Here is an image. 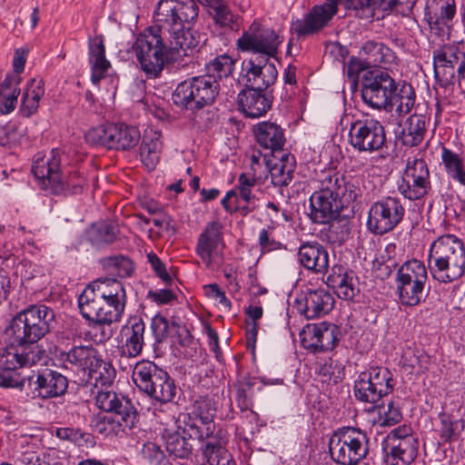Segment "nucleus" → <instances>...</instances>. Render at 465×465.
I'll return each mask as SVG.
<instances>
[{
    "instance_id": "72a5a7b5",
    "label": "nucleus",
    "mask_w": 465,
    "mask_h": 465,
    "mask_svg": "<svg viewBox=\"0 0 465 465\" xmlns=\"http://www.w3.org/2000/svg\"><path fill=\"white\" fill-rule=\"evenodd\" d=\"M360 54L368 66L387 68L395 64L397 56L392 49L382 42L368 40L361 47Z\"/></svg>"
},
{
    "instance_id": "13d9d810",
    "label": "nucleus",
    "mask_w": 465,
    "mask_h": 465,
    "mask_svg": "<svg viewBox=\"0 0 465 465\" xmlns=\"http://www.w3.org/2000/svg\"><path fill=\"white\" fill-rule=\"evenodd\" d=\"M401 419V411L394 402L390 401L387 406H379V420L381 426H393Z\"/></svg>"
},
{
    "instance_id": "aec40b11",
    "label": "nucleus",
    "mask_w": 465,
    "mask_h": 465,
    "mask_svg": "<svg viewBox=\"0 0 465 465\" xmlns=\"http://www.w3.org/2000/svg\"><path fill=\"white\" fill-rule=\"evenodd\" d=\"M258 177L251 176L246 173L239 175L237 185L228 191L222 200V205L229 213H239L242 216L256 210V196L253 188L257 184Z\"/></svg>"
},
{
    "instance_id": "9b49d317",
    "label": "nucleus",
    "mask_w": 465,
    "mask_h": 465,
    "mask_svg": "<svg viewBox=\"0 0 465 465\" xmlns=\"http://www.w3.org/2000/svg\"><path fill=\"white\" fill-rule=\"evenodd\" d=\"M427 282L428 272L423 262L417 259L405 261L395 276L396 291L401 304L418 305L422 300Z\"/></svg>"
},
{
    "instance_id": "7c9ffc66",
    "label": "nucleus",
    "mask_w": 465,
    "mask_h": 465,
    "mask_svg": "<svg viewBox=\"0 0 465 465\" xmlns=\"http://www.w3.org/2000/svg\"><path fill=\"white\" fill-rule=\"evenodd\" d=\"M97 351L91 346H74L67 352H62L61 366L78 374L85 375L97 363Z\"/></svg>"
},
{
    "instance_id": "a19ab883",
    "label": "nucleus",
    "mask_w": 465,
    "mask_h": 465,
    "mask_svg": "<svg viewBox=\"0 0 465 465\" xmlns=\"http://www.w3.org/2000/svg\"><path fill=\"white\" fill-rule=\"evenodd\" d=\"M102 302L103 300L92 282L78 297L80 313L85 320L98 325Z\"/></svg>"
},
{
    "instance_id": "e2e57ef3",
    "label": "nucleus",
    "mask_w": 465,
    "mask_h": 465,
    "mask_svg": "<svg viewBox=\"0 0 465 465\" xmlns=\"http://www.w3.org/2000/svg\"><path fill=\"white\" fill-rule=\"evenodd\" d=\"M147 261L155 275L161 279L164 284H172L173 279L166 269L165 263L162 262L154 252H149L147 254Z\"/></svg>"
},
{
    "instance_id": "79ce46f5",
    "label": "nucleus",
    "mask_w": 465,
    "mask_h": 465,
    "mask_svg": "<svg viewBox=\"0 0 465 465\" xmlns=\"http://www.w3.org/2000/svg\"><path fill=\"white\" fill-rule=\"evenodd\" d=\"M96 292H99L103 302L115 304L116 307L126 305V292L124 284L115 279L104 278L94 281Z\"/></svg>"
},
{
    "instance_id": "c03bdc74",
    "label": "nucleus",
    "mask_w": 465,
    "mask_h": 465,
    "mask_svg": "<svg viewBox=\"0 0 465 465\" xmlns=\"http://www.w3.org/2000/svg\"><path fill=\"white\" fill-rule=\"evenodd\" d=\"M20 76L6 75L0 84V114H8L15 109L20 94Z\"/></svg>"
},
{
    "instance_id": "c756f323",
    "label": "nucleus",
    "mask_w": 465,
    "mask_h": 465,
    "mask_svg": "<svg viewBox=\"0 0 465 465\" xmlns=\"http://www.w3.org/2000/svg\"><path fill=\"white\" fill-rule=\"evenodd\" d=\"M95 404L109 414L123 415L125 423H131L133 419L138 417L132 402L112 391H98L95 396Z\"/></svg>"
},
{
    "instance_id": "5701e85b",
    "label": "nucleus",
    "mask_w": 465,
    "mask_h": 465,
    "mask_svg": "<svg viewBox=\"0 0 465 465\" xmlns=\"http://www.w3.org/2000/svg\"><path fill=\"white\" fill-rule=\"evenodd\" d=\"M223 248V224L219 221L207 223L195 246V252L206 268L213 267Z\"/></svg>"
},
{
    "instance_id": "5fc2aeb1",
    "label": "nucleus",
    "mask_w": 465,
    "mask_h": 465,
    "mask_svg": "<svg viewBox=\"0 0 465 465\" xmlns=\"http://www.w3.org/2000/svg\"><path fill=\"white\" fill-rule=\"evenodd\" d=\"M125 307L108 303L106 301L102 302L98 325H111L114 322H119L124 315Z\"/></svg>"
},
{
    "instance_id": "9d476101",
    "label": "nucleus",
    "mask_w": 465,
    "mask_h": 465,
    "mask_svg": "<svg viewBox=\"0 0 465 465\" xmlns=\"http://www.w3.org/2000/svg\"><path fill=\"white\" fill-rule=\"evenodd\" d=\"M369 439L360 429L346 427L335 432L329 440L332 460L341 465H356L368 454Z\"/></svg>"
},
{
    "instance_id": "dca6fc26",
    "label": "nucleus",
    "mask_w": 465,
    "mask_h": 465,
    "mask_svg": "<svg viewBox=\"0 0 465 465\" xmlns=\"http://www.w3.org/2000/svg\"><path fill=\"white\" fill-rule=\"evenodd\" d=\"M431 190L430 171L420 158H408L406 167L398 182V191L406 199H423Z\"/></svg>"
},
{
    "instance_id": "a878e982",
    "label": "nucleus",
    "mask_w": 465,
    "mask_h": 465,
    "mask_svg": "<svg viewBox=\"0 0 465 465\" xmlns=\"http://www.w3.org/2000/svg\"><path fill=\"white\" fill-rule=\"evenodd\" d=\"M145 323L139 316H133L122 326L118 350L121 357L135 358L144 346Z\"/></svg>"
},
{
    "instance_id": "4c0bfd02",
    "label": "nucleus",
    "mask_w": 465,
    "mask_h": 465,
    "mask_svg": "<svg viewBox=\"0 0 465 465\" xmlns=\"http://www.w3.org/2000/svg\"><path fill=\"white\" fill-rule=\"evenodd\" d=\"M89 63L92 69L91 81L98 84L111 66L105 58V47L101 36L94 37L89 44Z\"/></svg>"
},
{
    "instance_id": "20e7f679",
    "label": "nucleus",
    "mask_w": 465,
    "mask_h": 465,
    "mask_svg": "<svg viewBox=\"0 0 465 465\" xmlns=\"http://www.w3.org/2000/svg\"><path fill=\"white\" fill-rule=\"evenodd\" d=\"M216 412L213 398L201 395L193 401L190 412L183 415V433L199 441L203 456L217 454L222 447L220 438L214 433Z\"/></svg>"
},
{
    "instance_id": "393cba45",
    "label": "nucleus",
    "mask_w": 465,
    "mask_h": 465,
    "mask_svg": "<svg viewBox=\"0 0 465 465\" xmlns=\"http://www.w3.org/2000/svg\"><path fill=\"white\" fill-rule=\"evenodd\" d=\"M334 304V297L323 288H308L295 300V308L306 319L319 318L328 314Z\"/></svg>"
},
{
    "instance_id": "052dcab7",
    "label": "nucleus",
    "mask_w": 465,
    "mask_h": 465,
    "mask_svg": "<svg viewBox=\"0 0 465 465\" xmlns=\"http://www.w3.org/2000/svg\"><path fill=\"white\" fill-rule=\"evenodd\" d=\"M252 383L250 381H244L239 384L236 391V402L242 411L252 408Z\"/></svg>"
},
{
    "instance_id": "4468645a",
    "label": "nucleus",
    "mask_w": 465,
    "mask_h": 465,
    "mask_svg": "<svg viewBox=\"0 0 465 465\" xmlns=\"http://www.w3.org/2000/svg\"><path fill=\"white\" fill-rule=\"evenodd\" d=\"M387 465H410L417 457L419 442L408 425L399 426L382 442Z\"/></svg>"
},
{
    "instance_id": "4d7b16f0",
    "label": "nucleus",
    "mask_w": 465,
    "mask_h": 465,
    "mask_svg": "<svg viewBox=\"0 0 465 465\" xmlns=\"http://www.w3.org/2000/svg\"><path fill=\"white\" fill-rule=\"evenodd\" d=\"M213 10V19L221 27H229L236 22V15L232 13L224 0L211 7Z\"/></svg>"
},
{
    "instance_id": "39448f33",
    "label": "nucleus",
    "mask_w": 465,
    "mask_h": 465,
    "mask_svg": "<svg viewBox=\"0 0 465 465\" xmlns=\"http://www.w3.org/2000/svg\"><path fill=\"white\" fill-rule=\"evenodd\" d=\"M54 322V311L45 304L31 305L12 320L7 333L15 341L30 347H43L38 341L50 332Z\"/></svg>"
},
{
    "instance_id": "0eeeda50",
    "label": "nucleus",
    "mask_w": 465,
    "mask_h": 465,
    "mask_svg": "<svg viewBox=\"0 0 465 465\" xmlns=\"http://www.w3.org/2000/svg\"><path fill=\"white\" fill-rule=\"evenodd\" d=\"M132 378L141 391L161 403L171 402L176 396L174 380L153 361H138L134 366Z\"/></svg>"
},
{
    "instance_id": "473e14b6",
    "label": "nucleus",
    "mask_w": 465,
    "mask_h": 465,
    "mask_svg": "<svg viewBox=\"0 0 465 465\" xmlns=\"http://www.w3.org/2000/svg\"><path fill=\"white\" fill-rule=\"evenodd\" d=\"M458 47L446 45L433 51V69L435 78L446 83L455 77V64L459 61Z\"/></svg>"
},
{
    "instance_id": "6e6d98bb",
    "label": "nucleus",
    "mask_w": 465,
    "mask_h": 465,
    "mask_svg": "<svg viewBox=\"0 0 465 465\" xmlns=\"http://www.w3.org/2000/svg\"><path fill=\"white\" fill-rule=\"evenodd\" d=\"M350 278H357L353 271L342 265H334L327 277V284L337 292L340 287H343L349 282Z\"/></svg>"
},
{
    "instance_id": "37998d69",
    "label": "nucleus",
    "mask_w": 465,
    "mask_h": 465,
    "mask_svg": "<svg viewBox=\"0 0 465 465\" xmlns=\"http://www.w3.org/2000/svg\"><path fill=\"white\" fill-rule=\"evenodd\" d=\"M87 186V180L84 173L79 170H73L65 178H63L61 174L57 181L54 182L51 193L64 196L76 195L82 193Z\"/></svg>"
},
{
    "instance_id": "6e6552de",
    "label": "nucleus",
    "mask_w": 465,
    "mask_h": 465,
    "mask_svg": "<svg viewBox=\"0 0 465 465\" xmlns=\"http://www.w3.org/2000/svg\"><path fill=\"white\" fill-rule=\"evenodd\" d=\"M220 84L210 75H198L181 82L173 94V103L195 111L213 104L219 94Z\"/></svg>"
},
{
    "instance_id": "de8ad7c7",
    "label": "nucleus",
    "mask_w": 465,
    "mask_h": 465,
    "mask_svg": "<svg viewBox=\"0 0 465 465\" xmlns=\"http://www.w3.org/2000/svg\"><path fill=\"white\" fill-rule=\"evenodd\" d=\"M163 440L167 456L170 459H187L192 454V444L179 432L166 433L163 435Z\"/></svg>"
},
{
    "instance_id": "ddd939ff",
    "label": "nucleus",
    "mask_w": 465,
    "mask_h": 465,
    "mask_svg": "<svg viewBox=\"0 0 465 465\" xmlns=\"http://www.w3.org/2000/svg\"><path fill=\"white\" fill-rule=\"evenodd\" d=\"M283 36L275 30L266 27L258 20H254L236 41V47L242 53L261 54L275 57Z\"/></svg>"
},
{
    "instance_id": "7ed1b4c3",
    "label": "nucleus",
    "mask_w": 465,
    "mask_h": 465,
    "mask_svg": "<svg viewBox=\"0 0 465 465\" xmlns=\"http://www.w3.org/2000/svg\"><path fill=\"white\" fill-rule=\"evenodd\" d=\"M429 269L439 282H452L465 274V244L455 234L437 237L430 246Z\"/></svg>"
},
{
    "instance_id": "8fccbe9b",
    "label": "nucleus",
    "mask_w": 465,
    "mask_h": 465,
    "mask_svg": "<svg viewBox=\"0 0 465 465\" xmlns=\"http://www.w3.org/2000/svg\"><path fill=\"white\" fill-rule=\"evenodd\" d=\"M234 64V60L230 55H219L206 64V74L204 75L213 76L219 83V80L232 74Z\"/></svg>"
},
{
    "instance_id": "a18cd8bd",
    "label": "nucleus",
    "mask_w": 465,
    "mask_h": 465,
    "mask_svg": "<svg viewBox=\"0 0 465 465\" xmlns=\"http://www.w3.org/2000/svg\"><path fill=\"white\" fill-rule=\"evenodd\" d=\"M416 101V94L411 84L403 83L399 84L388 104V111H394L398 115H405L411 113Z\"/></svg>"
},
{
    "instance_id": "338daca9",
    "label": "nucleus",
    "mask_w": 465,
    "mask_h": 465,
    "mask_svg": "<svg viewBox=\"0 0 465 465\" xmlns=\"http://www.w3.org/2000/svg\"><path fill=\"white\" fill-rule=\"evenodd\" d=\"M147 298L153 302L163 305L168 304L176 299L175 293L169 289L161 290H149L147 292Z\"/></svg>"
},
{
    "instance_id": "c9c22d12",
    "label": "nucleus",
    "mask_w": 465,
    "mask_h": 465,
    "mask_svg": "<svg viewBox=\"0 0 465 465\" xmlns=\"http://www.w3.org/2000/svg\"><path fill=\"white\" fill-rule=\"evenodd\" d=\"M137 421L138 417L133 419L131 423H125L123 415L98 414L92 419L91 427L94 432L108 437L133 429Z\"/></svg>"
},
{
    "instance_id": "58836bf2",
    "label": "nucleus",
    "mask_w": 465,
    "mask_h": 465,
    "mask_svg": "<svg viewBox=\"0 0 465 465\" xmlns=\"http://www.w3.org/2000/svg\"><path fill=\"white\" fill-rule=\"evenodd\" d=\"M295 168L294 155L283 153L275 163L269 164L272 183L274 186H287L292 181Z\"/></svg>"
},
{
    "instance_id": "ea45409f",
    "label": "nucleus",
    "mask_w": 465,
    "mask_h": 465,
    "mask_svg": "<svg viewBox=\"0 0 465 465\" xmlns=\"http://www.w3.org/2000/svg\"><path fill=\"white\" fill-rule=\"evenodd\" d=\"M45 94V83L41 78H32L26 84L23 94L19 114L23 117H30L36 114L39 103Z\"/></svg>"
},
{
    "instance_id": "f8f14e48",
    "label": "nucleus",
    "mask_w": 465,
    "mask_h": 465,
    "mask_svg": "<svg viewBox=\"0 0 465 465\" xmlns=\"http://www.w3.org/2000/svg\"><path fill=\"white\" fill-rule=\"evenodd\" d=\"M392 381V373L387 368L371 366L354 381V396L361 402L375 405L393 391Z\"/></svg>"
},
{
    "instance_id": "2eb2a0df",
    "label": "nucleus",
    "mask_w": 465,
    "mask_h": 465,
    "mask_svg": "<svg viewBox=\"0 0 465 465\" xmlns=\"http://www.w3.org/2000/svg\"><path fill=\"white\" fill-rule=\"evenodd\" d=\"M404 214L405 208L399 198L383 197L371 205L366 225L371 232L382 235L392 231Z\"/></svg>"
},
{
    "instance_id": "603ef678",
    "label": "nucleus",
    "mask_w": 465,
    "mask_h": 465,
    "mask_svg": "<svg viewBox=\"0 0 465 465\" xmlns=\"http://www.w3.org/2000/svg\"><path fill=\"white\" fill-rule=\"evenodd\" d=\"M179 325L175 322H170L167 318L156 314L152 318L151 330L155 341L163 342L173 332L177 331Z\"/></svg>"
},
{
    "instance_id": "774afa93",
    "label": "nucleus",
    "mask_w": 465,
    "mask_h": 465,
    "mask_svg": "<svg viewBox=\"0 0 465 465\" xmlns=\"http://www.w3.org/2000/svg\"><path fill=\"white\" fill-rule=\"evenodd\" d=\"M118 233L117 226L114 223H104L97 229L99 240L105 243H111L115 241Z\"/></svg>"
},
{
    "instance_id": "49530a36",
    "label": "nucleus",
    "mask_w": 465,
    "mask_h": 465,
    "mask_svg": "<svg viewBox=\"0 0 465 465\" xmlns=\"http://www.w3.org/2000/svg\"><path fill=\"white\" fill-rule=\"evenodd\" d=\"M162 150V142L157 134H145L140 146V156L143 165L148 170H153L157 165Z\"/></svg>"
},
{
    "instance_id": "412c9836",
    "label": "nucleus",
    "mask_w": 465,
    "mask_h": 465,
    "mask_svg": "<svg viewBox=\"0 0 465 465\" xmlns=\"http://www.w3.org/2000/svg\"><path fill=\"white\" fill-rule=\"evenodd\" d=\"M302 346L313 352L332 351L341 338V331L334 323L322 322L307 324L300 332Z\"/></svg>"
},
{
    "instance_id": "c85d7f7f",
    "label": "nucleus",
    "mask_w": 465,
    "mask_h": 465,
    "mask_svg": "<svg viewBox=\"0 0 465 465\" xmlns=\"http://www.w3.org/2000/svg\"><path fill=\"white\" fill-rule=\"evenodd\" d=\"M272 97L263 90L245 87L238 94V104L248 117H261L270 110Z\"/></svg>"
},
{
    "instance_id": "680f3d73",
    "label": "nucleus",
    "mask_w": 465,
    "mask_h": 465,
    "mask_svg": "<svg viewBox=\"0 0 465 465\" xmlns=\"http://www.w3.org/2000/svg\"><path fill=\"white\" fill-rule=\"evenodd\" d=\"M440 426L438 430L440 440L442 443L451 442L456 439L455 425L456 421L452 420L449 414L440 412L439 415Z\"/></svg>"
},
{
    "instance_id": "bb28decb",
    "label": "nucleus",
    "mask_w": 465,
    "mask_h": 465,
    "mask_svg": "<svg viewBox=\"0 0 465 465\" xmlns=\"http://www.w3.org/2000/svg\"><path fill=\"white\" fill-rule=\"evenodd\" d=\"M455 14V0H426L424 19L430 33L436 36L446 33Z\"/></svg>"
},
{
    "instance_id": "b1692460",
    "label": "nucleus",
    "mask_w": 465,
    "mask_h": 465,
    "mask_svg": "<svg viewBox=\"0 0 465 465\" xmlns=\"http://www.w3.org/2000/svg\"><path fill=\"white\" fill-rule=\"evenodd\" d=\"M278 76L275 64L268 58L244 60L242 63V81L245 87L266 91Z\"/></svg>"
},
{
    "instance_id": "f257e3e1",
    "label": "nucleus",
    "mask_w": 465,
    "mask_h": 465,
    "mask_svg": "<svg viewBox=\"0 0 465 465\" xmlns=\"http://www.w3.org/2000/svg\"><path fill=\"white\" fill-rule=\"evenodd\" d=\"M198 14L199 6L194 0H159L153 12V25L141 32L132 45L147 77H159L166 64L199 50L201 35L191 30Z\"/></svg>"
},
{
    "instance_id": "69168bd1",
    "label": "nucleus",
    "mask_w": 465,
    "mask_h": 465,
    "mask_svg": "<svg viewBox=\"0 0 465 465\" xmlns=\"http://www.w3.org/2000/svg\"><path fill=\"white\" fill-rule=\"evenodd\" d=\"M273 231V226H268L262 228L259 232L258 242L263 252H272L282 248V243L272 236Z\"/></svg>"
},
{
    "instance_id": "6ab92c4d",
    "label": "nucleus",
    "mask_w": 465,
    "mask_h": 465,
    "mask_svg": "<svg viewBox=\"0 0 465 465\" xmlns=\"http://www.w3.org/2000/svg\"><path fill=\"white\" fill-rule=\"evenodd\" d=\"M350 143L359 152L373 153L383 147L386 141L384 127L373 118L357 120L350 128Z\"/></svg>"
},
{
    "instance_id": "09e8293b",
    "label": "nucleus",
    "mask_w": 465,
    "mask_h": 465,
    "mask_svg": "<svg viewBox=\"0 0 465 465\" xmlns=\"http://www.w3.org/2000/svg\"><path fill=\"white\" fill-rule=\"evenodd\" d=\"M441 160L448 175L465 186V168L462 158L451 150L443 147Z\"/></svg>"
},
{
    "instance_id": "3c124183",
    "label": "nucleus",
    "mask_w": 465,
    "mask_h": 465,
    "mask_svg": "<svg viewBox=\"0 0 465 465\" xmlns=\"http://www.w3.org/2000/svg\"><path fill=\"white\" fill-rule=\"evenodd\" d=\"M86 374L91 381H94L95 386L99 384L106 386L113 383L115 378V370L110 362L104 361L98 356L97 363L94 368H90Z\"/></svg>"
},
{
    "instance_id": "2f4dec72",
    "label": "nucleus",
    "mask_w": 465,
    "mask_h": 465,
    "mask_svg": "<svg viewBox=\"0 0 465 465\" xmlns=\"http://www.w3.org/2000/svg\"><path fill=\"white\" fill-rule=\"evenodd\" d=\"M298 260L302 266L316 274H325L329 268V252L318 242L302 244L298 251Z\"/></svg>"
},
{
    "instance_id": "a211bd4d",
    "label": "nucleus",
    "mask_w": 465,
    "mask_h": 465,
    "mask_svg": "<svg viewBox=\"0 0 465 465\" xmlns=\"http://www.w3.org/2000/svg\"><path fill=\"white\" fill-rule=\"evenodd\" d=\"M21 389L29 390L33 399H51L64 395L68 388V380L62 373L45 369L33 371L32 375L22 379Z\"/></svg>"
},
{
    "instance_id": "4be33fe9",
    "label": "nucleus",
    "mask_w": 465,
    "mask_h": 465,
    "mask_svg": "<svg viewBox=\"0 0 465 465\" xmlns=\"http://www.w3.org/2000/svg\"><path fill=\"white\" fill-rule=\"evenodd\" d=\"M10 343L0 349V369L15 371L20 368L31 367L46 358L44 347H30L18 342L10 336Z\"/></svg>"
},
{
    "instance_id": "bf43d9fd",
    "label": "nucleus",
    "mask_w": 465,
    "mask_h": 465,
    "mask_svg": "<svg viewBox=\"0 0 465 465\" xmlns=\"http://www.w3.org/2000/svg\"><path fill=\"white\" fill-rule=\"evenodd\" d=\"M317 371L318 374L323 378V381H332L334 383H336L341 379V367L331 358H328L322 362H320Z\"/></svg>"
},
{
    "instance_id": "864d4df0",
    "label": "nucleus",
    "mask_w": 465,
    "mask_h": 465,
    "mask_svg": "<svg viewBox=\"0 0 465 465\" xmlns=\"http://www.w3.org/2000/svg\"><path fill=\"white\" fill-rule=\"evenodd\" d=\"M141 456L149 465H171L170 458L164 450L153 441H146L143 444Z\"/></svg>"
},
{
    "instance_id": "f3484780",
    "label": "nucleus",
    "mask_w": 465,
    "mask_h": 465,
    "mask_svg": "<svg viewBox=\"0 0 465 465\" xmlns=\"http://www.w3.org/2000/svg\"><path fill=\"white\" fill-rule=\"evenodd\" d=\"M398 85L399 84L387 72H370L362 80V101L373 109L388 111V104Z\"/></svg>"
},
{
    "instance_id": "423d86ee",
    "label": "nucleus",
    "mask_w": 465,
    "mask_h": 465,
    "mask_svg": "<svg viewBox=\"0 0 465 465\" xmlns=\"http://www.w3.org/2000/svg\"><path fill=\"white\" fill-rule=\"evenodd\" d=\"M397 0H326L323 5H315L303 15L302 18L292 20L290 30L298 38L305 37L322 30L337 12L338 5H344L346 8L355 10L371 7L378 4L386 9L392 7Z\"/></svg>"
},
{
    "instance_id": "f03ea898",
    "label": "nucleus",
    "mask_w": 465,
    "mask_h": 465,
    "mask_svg": "<svg viewBox=\"0 0 465 465\" xmlns=\"http://www.w3.org/2000/svg\"><path fill=\"white\" fill-rule=\"evenodd\" d=\"M320 188L314 192L311 198V217L317 223H331L330 232L337 228L332 221L337 218L341 211L351 204V209L359 206L361 200L362 190L359 180L351 178L346 180L337 173L323 172L320 178Z\"/></svg>"
},
{
    "instance_id": "e433bc0d",
    "label": "nucleus",
    "mask_w": 465,
    "mask_h": 465,
    "mask_svg": "<svg viewBox=\"0 0 465 465\" xmlns=\"http://www.w3.org/2000/svg\"><path fill=\"white\" fill-rule=\"evenodd\" d=\"M254 134L257 143L272 152L280 151L285 144L283 129L275 123L262 122L255 125Z\"/></svg>"
},
{
    "instance_id": "1a4fd4ad",
    "label": "nucleus",
    "mask_w": 465,
    "mask_h": 465,
    "mask_svg": "<svg viewBox=\"0 0 465 465\" xmlns=\"http://www.w3.org/2000/svg\"><path fill=\"white\" fill-rule=\"evenodd\" d=\"M84 139L94 146L127 151L138 144L141 134L134 125L107 123L89 129L84 134Z\"/></svg>"
},
{
    "instance_id": "f704fd0d",
    "label": "nucleus",
    "mask_w": 465,
    "mask_h": 465,
    "mask_svg": "<svg viewBox=\"0 0 465 465\" xmlns=\"http://www.w3.org/2000/svg\"><path fill=\"white\" fill-rule=\"evenodd\" d=\"M426 125L427 119L424 114H413L400 124L401 130L397 133V139L406 146H417L424 139Z\"/></svg>"
},
{
    "instance_id": "0e129e2a",
    "label": "nucleus",
    "mask_w": 465,
    "mask_h": 465,
    "mask_svg": "<svg viewBox=\"0 0 465 465\" xmlns=\"http://www.w3.org/2000/svg\"><path fill=\"white\" fill-rule=\"evenodd\" d=\"M108 265L114 268L115 273L122 278L131 276L134 270L133 262L122 255L110 258Z\"/></svg>"
},
{
    "instance_id": "cd10ccee",
    "label": "nucleus",
    "mask_w": 465,
    "mask_h": 465,
    "mask_svg": "<svg viewBox=\"0 0 465 465\" xmlns=\"http://www.w3.org/2000/svg\"><path fill=\"white\" fill-rule=\"evenodd\" d=\"M62 153L58 149H52L48 155L38 153L35 155L32 173L44 190H50L54 182L61 175Z\"/></svg>"
}]
</instances>
